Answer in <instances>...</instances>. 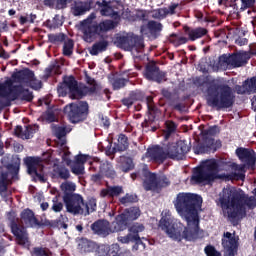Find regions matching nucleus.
Wrapping results in <instances>:
<instances>
[{
	"mask_svg": "<svg viewBox=\"0 0 256 256\" xmlns=\"http://www.w3.org/2000/svg\"><path fill=\"white\" fill-rule=\"evenodd\" d=\"M87 11H91V1H75L72 7L74 17L85 15Z\"/></svg>",
	"mask_w": 256,
	"mask_h": 256,
	"instance_id": "32",
	"label": "nucleus"
},
{
	"mask_svg": "<svg viewBox=\"0 0 256 256\" xmlns=\"http://www.w3.org/2000/svg\"><path fill=\"white\" fill-rule=\"evenodd\" d=\"M54 172H55V175L59 177V179H64L65 181H67V179L71 177V173H69V169H67V167L65 166L56 167V169H54Z\"/></svg>",
	"mask_w": 256,
	"mask_h": 256,
	"instance_id": "47",
	"label": "nucleus"
},
{
	"mask_svg": "<svg viewBox=\"0 0 256 256\" xmlns=\"http://www.w3.org/2000/svg\"><path fill=\"white\" fill-rule=\"evenodd\" d=\"M107 47H109V41L100 40L92 45L89 49V53L92 56H97L99 53H105V51H107Z\"/></svg>",
	"mask_w": 256,
	"mask_h": 256,
	"instance_id": "37",
	"label": "nucleus"
},
{
	"mask_svg": "<svg viewBox=\"0 0 256 256\" xmlns=\"http://www.w3.org/2000/svg\"><path fill=\"white\" fill-rule=\"evenodd\" d=\"M10 229L12 235L15 237L17 245H20V247H29V245H31V242L29 241V233L25 226L18 222V224H13Z\"/></svg>",
	"mask_w": 256,
	"mask_h": 256,
	"instance_id": "16",
	"label": "nucleus"
},
{
	"mask_svg": "<svg viewBox=\"0 0 256 256\" xmlns=\"http://www.w3.org/2000/svg\"><path fill=\"white\" fill-rule=\"evenodd\" d=\"M206 103L208 107L223 111V109H231L235 105V93L237 95H251L249 90V80L246 79L242 85H235L234 89L228 84L221 83L219 80H212L207 87Z\"/></svg>",
	"mask_w": 256,
	"mask_h": 256,
	"instance_id": "1",
	"label": "nucleus"
},
{
	"mask_svg": "<svg viewBox=\"0 0 256 256\" xmlns=\"http://www.w3.org/2000/svg\"><path fill=\"white\" fill-rule=\"evenodd\" d=\"M173 205L179 217L186 221L188 227H192L197 233L205 235V232L199 228V211H201L203 205L201 195L191 192H180L173 200Z\"/></svg>",
	"mask_w": 256,
	"mask_h": 256,
	"instance_id": "2",
	"label": "nucleus"
},
{
	"mask_svg": "<svg viewBox=\"0 0 256 256\" xmlns=\"http://www.w3.org/2000/svg\"><path fill=\"white\" fill-rule=\"evenodd\" d=\"M167 15H169V9L159 8L157 10H154V13L152 14V18L158 19V21H161V19H165Z\"/></svg>",
	"mask_w": 256,
	"mask_h": 256,
	"instance_id": "54",
	"label": "nucleus"
},
{
	"mask_svg": "<svg viewBox=\"0 0 256 256\" xmlns=\"http://www.w3.org/2000/svg\"><path fill=\"white\" fill-rule=\"evenodd\" d=\"M53 133L56 139L60 141V147H64V145H67V138H65L67 137V128L63 126H54Z\"/></svg>",
	"mask_w": 256,
	"mask_h": 256,
	"instance_id": "39",
	"label": "nucleus"
},
{
	"mask_svg": "<svg viewBox=\"0 0 256 256\" xmlns=\"http://www.w3.org/2000/svg\"><path fill=\"white\" fill-rule=\"evenodd\" d=\"M33 256H53V252L46 247H34L32 250Z\"/></svg>",
	"mask_w": 256,
	"mask_h": 256,
	"instance_id": "49",
	"label": "nucleus"
},
{
	"mask_svg": "<svg viewBox=\"0 0 256 256\" xmlns=\"http://www.w3.org/2000/svg\"><path fill=\"white\" fill-rule=\"evenodd\" d=\"M142 187L146 191H157V174L149 171L147 168L142 169Z\"/></svg>",
	"mask_w": 256,
	"mask_h": 256,
	"instance_id": "20",
	"label": "nucleus"
},
{
	"mask_svg": "<svg viewBox=\"0 0 256 256\" xmlns=\"http://www.w3.org/2000/svg\"><path fill=\"white\" fill-rule=\"evenodd\" d=\"M127 221H137L138 217H141V209L137 206L127 208L122 212Z\"/></svg>",
	"mask_w": 256,
	"mask_h": 256,
	"instance_id": "41",
	"label": "nucleus"
},
{
	"mask_svg": "<svg viewBox=\"0 0 256 256\" xmlns=\"http://www.w3.org/2000/svg\"><path fill=\"white\" fill-rule=\"evenodd\" d=\"M65 88L69 90L72 99H83L85 92L79 88V83L75 80V76H69L64 79V85L58 86V92L63 93Z\"/></svg>",
	"mask_w": 256,
	"mask_h": 256,
	"instance_id": "13",
	"label": "nucleus"
},
{
	"mask_svg": "<svg viewBox=\"0 0 256 256\" xmlns=\"http://www.w3.org/2000/svg\"><path fill=\"white\" fill-rule=\"evenodd\" d=\"M207 143H208L207 145L201 144L198 147V151L200 153H211V151H213V145L215 144V139L210 138L207 140Z\"/></svg>",
	"mask_w": 256,
	"mask_h": 256,
	"instance_id": "53",
	"label": "nucleus"
},
{
	"mask_svg": "<svg viewBox=\"0 0 256 256\" xmlns=\"http://www.w3.org/2000/svg\"><path fill=\"white\" fill-rule=\"evenodd\" d=\"M78 248L83 253H93L97 248V244L87 238H82L78 244Z\"/></svg>",
	"mask_w": 256,
	"mask_h": 256,
	"instance_id": "40",
	"label": "nucleus"
},
{
	"mask_svg": "<svg viewBox=\"0 0 256 256\" xmlns=\"http://www.w3.org/2000/svg\"><path fill=\"white\" fill-rule=\"evenodd\" d=\"M9 189V172L0 173V195H5Z\"/></svg>",
	"mask_w": 256,
	"mask_h": 256,
	"instance_id": "42",
	"label": "nucleus"
},
{
	"mask_svg": "<svg viewBox=\"0 0 256 256\" xmlns=\"http://www.w3.org/2000/svg\"><path fill=\"white\" fill-rule=\"evenodd\" d=\"M119 169L122 173H129L135 169V164H133V158L129 156H121L119 162Z\"/></svg>",
	"mask_w": 256,
	"mask_h": 256,
	"instance_id": "38",
	"label": "nucleus"
},
{
	"mask_svg": "<svg viewBox=\"0 0 256 256\" xmlns=\"http://www.w3.org/2000/svg\"><path fill=\"white\" fill-rule=\"evenodd\" d=\"M71 172L74 175H85V166L81 165V164H75L72 168H71Z\"/></svg>",
	"mask_w": 256,
	"mask_h": 256,
	"instance_id": "62",
	"label": "nucleus"
},
{
	"mask_svg": "<svg viewBox=\"0 0 256 256\" xmlns=\"http://www.w3.org/2000/svg\"><path fill=\"white\" fill-rule=\"evenodd\" d=\"M14 98H10L11 101H17V99H21V101H26L27 103H31L33 101L34 96L33 92L29 91V89H25L23 85H16L14 87Z\"/></svg>",
	"mask_w": 256,
	"mask_h": 256,
	"instance_id": "26",
	"label": "nucleus"
},
{
	"mask_svg": "<svg viewBox=\"0 0 256 256\" xmlns=\"http://www.w3.org/2000/svg\"><path fill=\"white\" fill-rule=\"evenodd\" d=\"M159 227L174 241H183V239L185 241H197V239H203L205 237L203 232H197L191 226L187 225V227L183 228L182 224H173V220L167 216L161 218Z\"/></svg>",
	"mask_w": 256,
	"mask_h": 256,
	"instance_id": "4",
	"label": "nucleus"
},
{
	"mask_svg": "<svg viewBox=\"0 0 256 256\" xmlns=\"http://www.w3.org/2000/svg\"><path fill=\"white\" fill-rule=\"evenodd\" d=\"M86 83L90 85L89 87H85V91H87V93H97L99 85H97V81H95V79L91 78V76H87Z\"/></svg>",
	"mask_w": 256,
	"mask_h": 256,
	"instance_id": "52",
	"label": "nucleus"
},
{
	"mask_svg": "<svg viewBox=\"0 0 256 256\" xmlns=\"http://www.w3.org/2000/svg\"><path fill=\"white\" fill-rule=\"evenodd\" d=\"M216 179H221L219 175V161L217 159H207L192 170L190 178L191 185H211Z\"/></svg>",
	"mask_w": 256,
	"mask_h": 256,
	"instance_id": "5",
	"label": "nucleus"
},
{
	"mask_svg": "<svg viewBox=\"0 0 256 256\" xmlns=\"http://www.w3.org/2000/svg\"><path fill=\"white\" fill-rule=\"evenodd\" d=\"M39 131V125H28L26 126L25 130L23 131L22 126H16L14 129V133L16 137H20V139H32L33 135Z\"/></svg>",
	"mask_w": 256,
	"mask_h": 256,
	"instance_id": "27",
	"label": "nucleus"
},
{
	"mask_svg": "<svg viewBox=\"0 0 256 256\" xmlns=\"http://www.w3.org/2000/svg\"><path fill=\"white\" fill-rule=\"evenodd\" d=\"M204 253L206 256H221V252L217 251L215 246L209 244L204 248Z\"/></svg>",
	"mask_w": 256,
	"mask_h": 256,
	"instance_id": "61",
	"label": "nucleus"
},
{
	"mask_svg": "<svg viewBox=\"0 0 256 256\" xmlns=\"http://www.w3.org/2000/svg\"><path fill=\"white\" fill-rule=\"evenodd\" d=\"M100 173L107 177V179H115L117 172L113 168V164L109 161H105L100 165Z\"/></svg>",
	"mask_w": 256,
	"mask_h": 256,
	"instance_id": "35",
	"label": "nucleus"
},
{
	"mask_svg": "<svg viewBox=\"0 0 256 256\" xmlns=\"http://www.w3.org/2000/svg\"><path fill=\"white\" fill-rule=\"evenodd\" d=\"M91 231L94 235H98L99 237H109L111 235V223L107 220H97L90 226Z\"/></svg>",
	"mask_w": 256,
	"mask_h": 256,
	"instance_id": "18",
	"label": "nucleus"
},
{
	"mask_svg": "<svg viewBox=\"0 0 256 256\" xmlns=\"http://www.w3.org/2000/svg\"><path fill=\"white\" fill-rule=\"evenodd\" d=\"M97 35H101L98 24H87L83 26V39L86 43H93L97 39Z\"/></svg>",
	"mask_w": 256,
	"mask_h": 256,
	"instance_id": "24",
	"label": "nucleus"
},
{
	"mask_svg": "<svg viewBox=\"0 0 256 256\" xmlns=\"http://www.w3.org/2000/svg\"><path fill=\"white\" fill-rule=\"evenodd\" d=\"M144 77L147 81H154V83H164L167 81V72L161 71L157 63L150 62L146 65Z\"/></svg>",
	"mask_w": 256,
	"mask_h": 256,
	"instance_id": "14",
	"label": "nucleus"
},
{
	"mask_svg": "<svg viewBox=\"0 0 256 256\" xmlns=\"http://www.w3.org/2000/svg\"><path fill=\"white\" fill-rule=\"evenodd\" d=\"M165 127L166 130L164 131V137L165 139H169V137H171V135L177 131V123H175L173 120H167L165 122Z\"/></svg>",
	"mask_w": 256,
	"mask_h": 256,
	"instance_id": "44",
	"label": "nucleus"
},
{
	"mask_svg": "<svg viewBox=\"0 0 256 256\" xmlns=\"http://www.w3.org/2000/svg\"><path fill=\"white\" fill-rule=\"evenodd\" d=\"M87 211V214L93 213L97 209V202H95V199L89 200L87 203H84L82 206Z\"/></svg>",
	"mask_w": 256,
	"mask_h": 256,
	"instance_id": "60",
	"label": "nucleus"
},
{
	"mask_svg": "<svg viewBox=\"0 0 256 256\" xmlns=\"http://www.w3.org/2000/svg\"><path fill=\"white\" fill-rule=\"evenodd\" d=\"M117 47L119 49H123L124 51H139V49L145 48V41L143 36L135 35V34H127L126 36H118L115 41Z\"/></svg>",
	"mask_w": 256,
	"mask_h": 256,
	"instance_id": "9",
	"label": "nucleus"
},
{
	"mask_svg": "<svg viewBox=\"0 0 256 256\" xmlns=\"http://www.w3.org/2000/svg\"><path fill=\"white\" fill-rule=\"evenodd\" d=\"M161 95L164 99H167L169 105H173V102L175 101V93L171 92L168 88H162Z\"/></svg>",
	"mask_w": 256,
	"mask_h": 256,
	"instance_id": "56",
	"label": "nucleus"
},
{
	"mask_svg": "<svg viewBox=\"0 0 256 256\" xmlns=\"http://www.w3.org/2000/svg\"><path fill=\"white\" fill-rule=\"evenodd\" d=\"M222 247L225 253L224 256H235L239 249V241L231 232H224L222 236Z\"/></svg>",
	"mask_w": 256,
	"mask_h": 256,
	"instance_id": "15",
	"label": "nucleus"
},
{
	"mask_svg": "<svg viewBox=\"0 0 256 256\" xmlns=\"http://www.w3.org/2000/svg\"><path fill=\"white\" fill-rule=\"evenodd\" d=\"M24 163L27 167L28 175H35L40 183H45L47 179H45V174H43V162L39 157H26L24 159Z\"/></svg>",
	"mask_w": 256,
	"mask_h": 256,
	"instance_id": "12",
	"label": "nucleus"
},
{
	"mask_svg": "<svg viewBox=\"0 0 256 256\" xmlns=\"http://www.w3.org/2000/svg\"><path fill=\"white\" fill-rule=\"evenodd\" d=\"M236 155L240 161H245L248 167L255 169L256 165V153L253 149L248 148H237Z\"/></svg>",
	"mask_w": 256,
	"mask_h": 256,
	"instance_id": "19",
	"label": "nucleus"
},
{
	"mask_svg": "<svg viewBox=\"0 0 256 256\" xmlns=\"http://www.w3.org/2000/svg\"><path fill=\"white\" fill-rule=\"evenodd\" d=\"M251 55H256V52L239 51L231 54H223L219 57V63L221 65H227L232 69L239 67H245L251 59Z\"/></svg>",
	"mask_w": 256,
	"mask_h": 256,
	"instance_id": "6",
	"label": "nucleus"
},
{
	"mask_svg": "<svg viewBox=\"0 0 256 256\" xmlns=\"http://www.w3.org/2000/svg\"><path fill=\"white\" fill-rule=\"evenodd\" d=\"M73 47H75L73 40L68 39V41L64 42L63 55L65 57H71L73 55Z\"/></svg>",
	"mask_w": 256,
	"mask_h": 256,
	"instance_id": "51",
	"label": "nucleus"
},
{
	"mask_svg": "<svg viewBox=\"0 0 256 256\" xmlns=\"http://www.w3.org/2000/svg\"><path fill=\"white\" fill-rule=\"evenodd\" d=\"M64 113H67L71 123H81L89 117V103L79 101L68 104L64 107Z\"/></svg>",
	"mask_w": 256,
	"mask_h": 256,
	"instance_id": "7",
	"label": "nucleus"
},
{
	"mask_svg": "<svg viewBox=\"0 0 256 256\" xmlns=\"http://www.w3.org/2000/svg\"><path fill=\"white\" fill-rule=\"evenodd\" d=\"M65 39H67V35H65L64 33H56V34L48 35V41L53 45L64 43Z\"/></svg>",
	"mask_w": 256,
	"mask_h": 256,
	"instance_id": "45",
	"label": "nucleus"
},
{
	"mask_svg": "<svg viewBox=\"0 0 256 256\" xmlns=\"http://www.w3.org/2000/svg\"><path fill=\"white\" fill-rule=\"evenodd\" d=\"M7 219L10 221V227L19 223V218H17V214L13 211L7 213Z\"/></svg>",
	"mask_w": 256,
	"mask_h": 256,
	"instance_id": "63",
	"label": "nucleus"
},
{
	"mask_svg": "<svg viewBox=\"0 0 256 256\" xmlns=\"http://www.w3.org/2000/svg\"><path fill=\"white\" fill-rule=\"evenodd\" d=\"M96 5L100 8V13L103 17H111V19H119V11L115 7L111 6V2L107 0L97 1Z\"/></svg>",
	"mask_w": 256,
	"mask_h": 256,
	"instance_id": "23",
	"label": "nucleus"
},
{
	"mask_svg": "<svg viewBox=\"0 0 256 256\" xmlns=\"http://www.w3.org/2000/svg\"><path fill=\"white\" fill-rule=\"evenodd\" d=\"M88 155L85 154H78L75 156V164L76 165H83L85 166V163H87Z\"/></svg>",
	"mask_w": 256,
	"mask_h": 256,
	"instance_id": "64",
	"label": "nucleus"
},
{
	"mask_svg": "<svg viewBox=\"0 0 256 256\" xmlns=\"http://www.w3.org/2000/svg\"><path fill=\"white\" fill-rule=\"evenodd\" d=\"M112 87L114 91H119V89H123L127 85V79L125 78H114L112 81Z\"/></svg>",
	"mask_w": 256,
	"mask_h": 256,
	"instance_id": "55",
	"label": "nucleus"
},
{
	"mask_svg": "<svg viewBox=\"0 0 256 256\" xmlns=\"http://www.w3.org/2000/svg\"><path fill=\"white\" fill-rule=\"evenodd\" d=\"M52 207H51V211H54V213H61V211H63V202L59 201V198H57V196H55L52 199Z\"/></svg>",
	"mask_w": 256,
	"mask_h": 256,
	"instance_id": "57",
	"label": "nucleus"
},
{
	"mask_svg": "<svg viewBox=\"0 0 256 256\" xmlns=\"http://www.w3.org/2000/svg\"><path fill=\"white\" fill-rule=\"evenodd\" d=\"M20 219L26 227H43V223L35 217V212L29 208H26L21 212Z\"/></svg>",
	"mask_w": 256,
	"mask_h": 256,
	"instance_id": "22",
	"label": "nucleus"
},
{
	"mask_svg": "<svg viewBox=\"0 0 256 256\" xmlns=\"http://www.w3.org/2000/svg\"><path fill=\"white\" fill-rule=\"evenodd\" d=\"M244 198V207H248V209H255L256 207V198L255 196H249L245 194Z\"/></svg>",
	"mask_w": 256,
	"mask_h": 256,
	"instance_id": "58",
	"label": "nucleus"
},
{
	"mask_svg": "<svg viewBox=\"0 0 256 256\" xmlns=\"http://www.w3.org/2000/svg\"><path fill=\"white\" fill-rule=\"evenodd\" d=\"M146 157H148L152 163H156L157 165H163L166 159H169L165 148L161 145H153L148 148Z\"/></svg>",
	"mask_w": 256,
	"mask_h": 256,
	"instance_id": "17",
	"label": "nucleus"
},
{
	"mask_svg": "<svg viewBox=\"0 0 256 256\" xmlns=\"http://www.w3.org/2000/svg\"><path fill=\"white\" fill-rule=\"evenodd\" d=\"M245 191L224 192L218 199L217 204L221 207L222 211H227V217L232 225H239V221L247 215L245 209ZM233 209L229 210L228 209Z\"/></svg>",
	"mask_w": 256,
	"mask_h": 256,
	"instance_id": "3",
	"label": "nucleus"
},
{
	"mask_svg": "<svg viewBox=\"0 0 256 256\" xmlns=\"http://www.w3.org/2000/svg\"><path fill=\"white\" fill-rule=\"evenodd\" d=\"M129 227V220L126 219L123 213L117 215L115 220L110 224L111 233H119L125 231Z\"/></svg>",
	"mask_w": 256,
	"mask_h": 256,
	"instance_id": "29",
	"label": "nucleus"
},
{
	"mask_svg": "<svg viewBox=\"0 0 256 256\" xmlns=\"http://www.w3.org/2000/svg\"><path fill=\"white\" fill-rule=\"evenodd\" d=\"M129 95L134 103L135 101H143L145 99V93H143L141 90L131 91Z\"/></svg>",
	"mask_w": 256,
	"mask_h": 256,
	"instance_id": "59",
	"label": "nucleus"
},
{
	"mask_svg": "<svg viewBox=\"0 0 256 256\" xmlns=\"http://www.w3.org/2000/svg\"><path fill=\"white\" fill-rule=\"evenodd\" d=\"M15 80L11 78H7L4 82L0 83V98L6 99V101H9V99L15 98V87L17 85H14Z\"/></svg>",
	"mask_w": 256,
	"mask_h": 256,
	"instance_id": "21",
	"label": "nucleus"
},
{
	"mask_svg": "<svg viewBox=\"0 0 256 256\" xmlns=\"http://www.w3.org/2000/svg\"><path fill=\"white\" fill-rule=\"evenodd\" d=\"M185 33L188 36L189 41H197V39H202V37H205L207 33H209V30L203 27H197V28H185Z\"/></svg>",
	"mask_w": 256,
	"mask_h": 256,
	"instance_id": "31",
	"label": "nucleus"
},
{
	"mask_svg": "<svg viewBox=\"0 0 256 256\" xmlns=\"http://www.w3.org/2000/svg\"><path fill=\"white\" fill-rule=\"evenodd\" d=\"M60 188L64 193L63 195H75V190L77 189V186L75 185V183L72 182H63Z\"/></svg>",
	"mask_w": 256,
	"mask_h": 256,
	"instance_id": "46",
	"label": "nucleus"
},
{
	"mask_svg": "<svg viewBox=\"0 0 256 256\" xmlns=\"http://www.w3.org/2000/svg\"><path fill=\"white\" fill-rule=\"evenodd\" d=\"M166 156L172 161H183L185 155L191 151V146L187 144L186 140H179L177 142H169L166 147Z\"/></svg>",
	"mask_w": 256,
	"mask_h": 256,
	"instance_id": "8",
	"label": "nucleus"
},
{
	"mask_svg": "<svg viewBox=\"0 0 256 256\" xmlns=\"http://www.w3.org/2000/svg\"><path fill=\"white\" fill-rule=\"evenodd\" d=\"M123 193H125L123 186H108L107 188L101 190L100 197L115 199V197H119L120 195H123Z\"/></svg>",
	"mask_w": 256,
	"mask_h": 256,
	"instance_id": "33",
	"label": "nucleus"
},
{
	"mask_svg": "<svg viewBox=\"0 0 256 256\" xmlns=\"http://www.w3.org/2000/svg\"><path fill=\"white\" fill-rule=\"evenodd\" d=\"M69 222V218L67 216L61 214L57 219L55 220H44V227H52V229H68L69 225L67 223Z\"/></svg>",
	"mask_w": 256,
	"mask_h": 256,
	"instance_id": "30",
	"label": "nucleus"
},
{
	"mask_svg": "<svg viewBox=\"0 0 256 256\" xmlns=\"http://www.w3.org/2000/svg\"><path fill=\"white\" fill-rule=\"evenodd\" d=\"M67 213L72 215H83L85 200L81 194H66L62 197Z\"/></svg>",
	"mask_w": 256,
	"mask_h": 256,
	"instance_id": "11",
	"label": "nucleus"
},
{
	"mask_svg": "<svg viewBox=\"0 0 256 256\" xmlns=\"http://www.w3.org/2000/svg\"><path fill=\"white\" fill-rule=\"evenodd\" d=\"M156 185L157 189H165L171 185V180H169V177L165 174H156Z\"/></svg>",
	"mask_w": 256,
	"mask_h": 256,
	"instance_id": "43",
	"label": "nucleus"
},
{
	"mask_svg": "<svg viewBox=\"0 0 256 256\" xmlns=\"http://www.w3.org/2000/svg\"><path fill=\"white\" fill-rule=\"evenodd\" d=\"M128 231L129 233L126 236L118 237V241L123 244L135 243L132 246V250L139 251V245H145L141 240V236H139V233H143V231H145V226L143 224L136 223L132 225Z\"/></svg>",
	"mask_w": 256,
	"mask_h": 256,
	"instance_id": "10",
	"label": "nucleus"
},
{
	"mask_svg": "<svg viewBox=\"0 0 256 256\" xmlns=\"http://www.w3.org/2000/svg\"><path fill=\"white\" fill-rule=\"evenodd\" d=\"M98 256H119V245H102L98 249Z\"/></svg>",
	"mask_w": 256,
	"mask_h": 256,
	"instance_id": "36",
	"label": "nucleus"
},
{
	"mask_svg": "<svg viewBox=\"0 0 256 256\" xmlns=\"http://www.w3.org/2000/svg\"><path fill=\"white\" fill-rule=\"evenodd\" d=\"M98 28L100 29V33H105V31H111V29H115V22L113 20H106L100 22L98 24Z\"/></svg>",
	"mask_w": 256,
	"mask_h": 256,
	"instance_id": "50",
	"label": "nucleus"
},
{
	"mask_svg": "<svg viewBox=\"0 0 256 256\" xmlns=\"http://www.w3.org/2000/svg\"><path fill=\"white\" fill-rule=\"evenodd\" d=\"M34 77L35 72L29 68H25L12 74V80H14V83H29L33 81Z\"/></svg>",
	"mask_w": 256,
	"mask_h": 256,
	"instance_id": "28",
	"label": "nucleus"
},
{
	"mask_svg": "<svg viewBox=\"0 0 256 256\" xmlns=\"http://www.w3.org/2000/svg\"><path fill=\"white\" fill-rule=\"evenodd\" d=\"M147 29L152 33V35L155 33H161L163 31V24L155 20H150L146 26L142 25L140 27V33H142V35H147Z\"/></svg>",
	"mask_w": 256,
	"mask_h": 256,
	"instance_id": "34",
	"label": "nucleus"
},
{
	"mask_svg": "<svg viewBox=\"0 0 256 256\" xmlns=\"http://www.w3.org/2000/svg\"><path fill=\"white\" fill-rule=\"evenodd\" d=\"M137 201H139V198L136 194L126 193L125 196L119 198L121 205H129V203H137Z\"/></svg>",
	"mask_w": 256,
	"mask_h": 256,
	"instance_id": "48",
	"label": "nucleus"
},
{
	"mask_svg": "<svg viewBox=\"0 0 256 256\" xmlns=\"http://www.w3.org/2000/svg\"><path fill=\"white\" fill-rule=\"evenodd\" d=\"M129 149V138L125 134H120L118 136L117 143L114 144V147L111 148V144L108 147L106 153L109 155H115L117 152L127 151Z\"/></svg>",
	"mask_w": 256,
	"mask_h": 256,
	"instance_id": "25",
	"label": "nucleus"
}]
</instances>
